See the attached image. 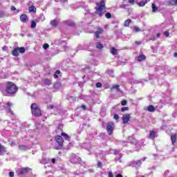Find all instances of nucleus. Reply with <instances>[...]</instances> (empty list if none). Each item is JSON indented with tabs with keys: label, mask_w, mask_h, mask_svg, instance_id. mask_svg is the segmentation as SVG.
Returning a JSON list of instances; mask_svg holds the SVG:
<instances>
[{
	"label": "nucleus",
	"mask_w": 177,
	"mask_h": 177,
	"mask_svg": "<svg viewBox=\"0 0 177 177\" xmlns=\"http://www.w3.org/2000/svg\"><path fill=\"white\" fill-rule=\"evenodd\" d=\"M18 88L15 83L12 82H7V86L6 88V93H8V95H15L16 92H17Z\"/></svg>",
	"instance_id": "f257e3e1"
},
{
	"label": "nucleus",
	"mask_w": 177,
	"mask_h": 177,
	"mask_svg": "<svg viewBox=\"0 0 177 177\" xmlns=\"http://www.w3.org/2000/svg\"><path fill=\"white\" fill-rule=\"evenodd\" d=\"M96 9V15H98L100 17H102L103 16V10L106 9V2H104V0L101 1L100 3H97V7H95Z\"/></svg>",
	"instance_id": "f03ea898"
},
{
	"label": "nucleus",
	"mask_w": 177,
	"mask_h": 177,
	"mask_svg": "<svg viewBox=\"0 0 177 177\" xmlns=\"http://www.w3.org/2000/svg\"><path fill=\"white\" fill-rule=\"evenodd\" d=\"M32 114L35 115V117H41L42 115V113L41 112V108L38 106V104L35 103H32L30 106Z\"/></svg>",
	"instance_id": "7ed1b4c3"
},
{
	"label": "nucleus",
	"mask_w": 177,
	"mask_h": 177,
	"mask_svg": "<svg viewBox=\"0 0 177 177\" xmlns=\"http://www.w3.org/2000/svg\"><path fill=\"white\" fill-rule=\"evenodd\" d=\"M56 146L55 147V150H60L63 149V138L60 136L55 137Z\"/></svg>",
	"instance_id": "20e7f679"
},
{
	"label": "nucleus",
	"mask_w": 177,
	"mask_h": 177,
	"mask_svg": "<svg viewBox=\"0 0 177 177\" xmlns=\"http://www.w3.org/2000/svg\"><path fill=\"white\" fill-rule=\"evenodd\" d=\"M28 172H31V169L29 167H22L18 170L17 175L18 176H21V175H26Z\"/></svg>",
	"instance_id": "39448f33"
},
{
	"label": "nucleus",
	"mask_w": 177,
	"mask_h": 177,
	"mask_svg": "<svg viewBox=\"0 0 177 177\" xmlns=\"http://www.w3.org/2000/svg\"><path fill=\"white\" fill-rule=\"evenodd\" d=\"M106 131L109 135H113V131H114V123L113 122L107 123Z\"/></svg>",
	"instance_id": "423d86ee"
},
{
	"label": "nucleus",
	"mask_w": 177,
	"mask_h": 177,
	"mask_svg": "<svg viewBox=\"0 0 177 177\" xmlns=\"http://www.w3.org/2000/svg\"><path fill=\"white\" fill-rule=\"evenodd\" d=\"M71 162H72V164H78V162H81V158L75 156V154H73Z\"/></svg>",
	"instance_id": "0eeeda50"
},
{
	"label": "nucleus",
	"mask_w": 177,
	"mask_h": 177,
	"mask_svg": "<svg viewBox=\"0 0 177 177\" xmlns=\"http://www.w3.org/2000/svg\"><path fill=\"white\" fill-rule=\"evenodd\" d=\"M131 120V115L127 113L122 116L123 124H128V122Z\"/></svg>",
	"instance_id": "6e6552de"
},
{
	"label": "nucleus",
	"mask_w": 177,
	"mask_h": 177,
	"mask_svg": "<svg viewBox=\"0 0 177 177\" xmlns=\"http://www.w3.org/2000/svg\"><path fill=\"white\" fill-rule=\"evenodd\" d=\"M12 106H13V104H12V102H7V111L8 113H10L11 115H13L15 113H13V111H12V109H10Z\"/></svg>",
	"instance_id": "1a4fd4ad"
},
{
	"label": "nucleus",
	"mask_w": 177,
	"mask_h": 177,
	"mask_svg": "<svg viewBox=\"0 0 177 177\" xmlns=\"http://www.w3.org/2000/svg\"><path fill=\"white\" fill-rule=\"evenodd\" d=\"M140 165H142V160L132 162V166L135 167L136 168H140Z\"/></svg>",
	"instance_id": "9d476101"
},
{
	"label": "nucleus",
	"mask_w": 177,
	"mask_h": 177,
	"mask_svg": "<svg viewBox=\"0 0 177 177\" xmlns=\"http://www.w3.org/2000/svg\"><path fill=\"white\" fill-rule=\"evenodd\" d=\"M7 151H8L6 150V147L0 144V156H5V153Z\"/></svg>",
	"instance_id": "9b49d317"
},
{
	"label": "nucleus",
	"mask_w": 177,
	"mask_h": 177,
	"mask_svg": "<svg viewBox=\"0 0 177 177\" xmlns=\"http://www.w3.org/2000/svg\"><path fill=\"white\" fill-rule=\"evenodd\" d=\"M137 60L139 63H140V62L146 60V55H145L143 53L140 54L137 57Z\"/></svg>",
	"instance_id": "f8f14e48"
},
{
	"label": "nucleus",
	"mask_w": 177,
	"mask_h": 177,
	"mask_svg": "<svg viewBox=\"0 0 177 177\" xmlns=\"http://www.w3.org/2000/svg\"><path fill=\"white\" fill-rule=\"evenodd\" d=\"M156 136H157V133L154 130L149 131V139L153 140Z\"/></svg>",
	"instance_id": "ddd939ff"
},
{
	"label": "nucleus",
	"mask_w": 177,
	"mask_h": 177,
	"mask_svg": "<svg viewBox=\"0 0 177 177\" xmlns=\"http://www.w3.org/2000/svg\"><path fill=\"white\" fill-rule=\"evenodd\" d=\"M104 30L102 28H98L97 31L95 32L96 38H100V34L103 32Z\"/></svg>",
	"instance_id": "4468645a"
},
{
	"label": "nucleus",
	"mask_w": 177,
	"mask_h": 177,
	"mask_svg": "<svg viewBox=\"0 0 177 177\" xmlns=\"http://www.w3.org/2000/svg\"><path fill=\"white\" fill-rule=\"evenodd\" d=\"M127 140L130 143H132V145H135L136 146L138 145V141L136 140V139L133 138V137H131V136L129 137Z\"/></svg>",
	"instance_id": "2eb2a0df"
},
{
	"label": "nucleus",
	"mask_w": 177,
	"mask_h": 177,
	"mask_svg": "<svg viewBox=\"0 0 177 177\" xmlns=\"http://www.w3.org/2000/svg\"><path fill=\"white\" fill-rule=\"evenodd\" d=\"M146 3H147V0H142L140 2H137V5L140 6V8H143Z\"/></svg>",
	"instance_id": "dca6fc26"
},
{
	"label": "nucleus",
	"mask_w": 177,
	"mask_h": 177,
	"mask_svg": "<svg viewBox=\"0 0 177 177\" xmlns=\"http://www.w3.org/2000/svg\"><path fill=\"white\" fill-rule=\"evenodd\" d=\"M147 111H149V113H154L156 111V108L153 105H149L147 108Z\"/></svg>",
	"instance_id": "f3484780"
},
{
	"label": "nucleus",
	"mask_w": 177,
	"mask_h": 177,
	"mask_svg": "<svg viewBox=\"0 0 177 177\" xmlns=\"http://www.w3.org/2000/svg\"><path fill=\"white\" fill-rule=\"evenodd\" d=\"M121 158H122V154L120 153L115 158V162H122V160H121Z\"/></svg>",
	"instance_id": "a211bd4d"
},
{
	"label": "nucleus",
	"mask_w": 177,
	"mask_h": 177,
	"mask_svg": "<svg viewBox=\"0 0 177 177\" xmlns=\"http://www.w3.org/2000/svg\"><path fill=\"white\" fill-rule=\"evenodd\" d=\"M87 146H88V147H86V150H88V151H90L89 154H93L95 153V151L93 150V148L91 147V144H88Z\"/></svg>",
	"instance_id": "6ab92c4d"
},
{
	"label": "nucleus",
	"mask_w": 177,
	"mask_h": 177,
	"mask_svg": "<svg viewBox=\"0 0 177 177\" xmlns=\"http://www.w3.org/2000/svg\"><path fill=\"white\" fill-rule=\"evenodd\" d=\"M131 28L134 31V32H140V31H142V30L136 26L131 27Z\"/></svg>",
	"instance_id": "aec40b11"
},
{
	"label": "nucleus",
	"mask_w": 177,
	"mask_h": 177,
	"mask_svg": "<svg viewBox=\"0 0 177 177\" xmlns=\"http://www.w3.org/2000/svg\"><path fill=\"white\" fill-rule=\"evenodd\" d=\"M115 89L116 92H120V85H113L111 88V92H113Z\"/></svg>",
	"instance_id": "412c9836"
},
{
	"label": "nucleus",
	"mask_w": 177,
	"mask_h": 177,
	"mask_svg": "<svg viewBox=\"0 0 177 177\" xmlns=\"http://www.w3.org/2000/svg\"><path fill=\"white\" fill-rule=\"evenodd\" d=\"M110 52L112 55H118V50H117L115 48L112 47L110 49Z\"/></svg>",
	"instance_id": "4be33fe9"
},
{
	"label": "nucleus",
	"mask_w": 177,
	"mask_h": 177,
	"mask_svg": "<svg viewBox=\"0 0 177 177\" xmlns=\"http://www.w3.org/2000/svg\"><path fill=\"white\" fill-rule=\"evenodd\" d=\"M50 26H52V27H57V24H58L57 20L56 19L52 20L50 22Z\"/></svg>",
	"instance_id": "5701e85b"
},
{
	"label": "nucleus",
	"mask_w": 177,
	"mask_h": 177,
	"mask_svg": "<svg viewBox=\"0 0 177 177\" xmlns=\"http://www.w3.org/2000/svg\"><path fill=\"white\" fill-rule=\"evenodd\" d=\"M20 20L23 23H26V21L27 20V15L24 14L21 15L20 17Z\"/></svg>",
	"instance_id": "b1692460"
},
{
	"label": "nucleus",
	"mask_w": 177,
	"mask_h": 177,
	"mask_svg": "<svg viewBox=\"0 0 177 177\" xmlns=\"http://www.w3.org/2000/svg\"><path fill=\"white\" fill-rule=\"evenodd\" d=\"M61 135L63 136V138H64L65 140H68V142L70 141V136L68 134L62 132Z\"/></svg>",
	"instance_id": "393cba45"
},
{
	"label": "nucleus",
	"mask_w": 177,
	"mask_h": 177,
	"mask_svg": "<svg viewBox=\"0 0 177 177\" xmlns=\"http://www.w3.org/2000/svg\"><path fill=\"white\" fill-rule=\"evenodd\" d=\"M12 55L16 56V57L19 56V48H15L13 49Z\"/></svg>",
	"instance_id": "a878e982"
},
{
	"label": "nucleus",
	"mask_w": 177,
	"mask_h": 177,
	"mask_svg": "<svg viewBox=\"0 0 177 177\" xmlns=\"http://www.w3.org/2000/svg\"><path fill=\"white\" fill-rule=\"evenodd\" d=\"M28 10L30 12L35 13L37 12V8H35V6H32L29 7Z\"/></svg>",
	"instance_id": "bb28decb"
},
{
	"label": "nucleus",
	"mask_w": 177,
	"mask_h": 177,
	"mask_svg": "<svg viewBox=\"0 0 177 177\" xmlns=\"http://www.w3.org/2000/svg\"><path fill=\"white\" fill-rule=\"evenodd\" d=\"M44 85H47V86L52 85V81L49 79H45L44 80Z\"/></svg>",
	"instance_id": "cd10ccee"
},
{
	"label": "nucleus",
	"mask_w": 177,
	"mask_h": 177,
	"mask_svg": "<svg viewBox=\"0 0 177 177\" xmlns=\"http://www.w3.org/2000/svg\"><path fill=\"white\" fill-rule=\"evenodd\" d=\"M55 89H60L62 88V84L60 82H56L54 84Z\"/></svg>",
	"instance_id": "c85d7f7f"
},
{
	"label": "nucleus",
	"mask_w": 177,
	"mask_h": 177,
	"mask_svg": "<svg viewBox=\"0 0 177 177\" xmlns=\"http://www.w3.org/2000/svg\"><path fill=\"white\" fill-rule=\"evenodd\" d=\"M132 22V20L131 19H127L124 23V27H129V24Z\"/></svg>",
	"instance_id": "c756f323"
},
{
	"label": "nucleus",
	"mask_w": 177,
	"mask_h": 177,
	"mask_svg": "<svg viewBox=\"0 0 177 177\" xmlns=\"http://www.w3.org/2000/svg\"><path fill=\"white\" fill-rule=\"evenodd\" d=\"M19 150H21V151H26V150H27V149H28V147H27V146H26V145H19Z\"/></svg>",
	"instance_id": "7c9ffc66"
},
{
	"label": "nucleus",
	"mask_w": 177,
	"mask_h": 177,
	"mask_svg": "<svg viewBox=\"0 0 177 177\" xmlns=\"http://www.w3.org/2000/svg\"><path fill=\"white\" fill-rule=\"evenodd\" d=\"M158 10V7L156 5V3H152V12L156 13Z\"/></svg>",
	"instance_id": "2f4dec72"
},
{
	"label": "nucleus",
	"mask_w": 177,
	"mask_h": 177,
	"mask_svg": "<svg viewBox=\"0 0 177 177\" xmlns=\"http://www.w3.org/2000/svg\"><path fill=\"white\" fill-rule=\"evenodd\" d=\"M171 143L174 145L176 142V134H174L171 136Z\"/></svg>",
	"instance_id": "473e14b6"
},
{
	"label": "nucleus",
	"mask_w": 177,
	"mask_h": 177,
	"mask_svg": "<svg viewBox=\"0 0 177 177\" xmlns=\"http://www.w3.org/2000/svg\"><path fill=\"white\" fill-rule=\"evenodd\" d=\"M96 48H97V49H103V44H102L100 42H97Z\"/></svg>",
	"instance_id": "72a5a7b5"
},
{
	"label": "nucleus",
	"mask_w": 177,
	"mask_h": 177,
	"mask_svg": "<svg viewBox=\"0 0 177 177\" xmlns=\"http://www.w3.org/2000/svg\"><path fill=\"white\" fill-rule=\"evenodd\" d=\"M19 53H24L26 52V48L24 47L18 48Z\"/></svg>",
	"instance_id": "f704fd0d"
},
{
	"label": "nucleus",
	"mask_w": 177,
	"mask_h": 177,
	"mask_svg": "<svg viewBox=\"0 0 177 177\" xmlns=\"http://www.w3.org/2000/svg\"><path fill=\"white\" fill-rule=\"evenodd\" d=\"M37 27V22L35 21H31V28H35Z\"/></svg>",
	"instance_id": "c9c22d12"
},
{
	"label": "nucleus",
	"mask_w": 177,
	"mask_h": 177,
	"mask_svg": "<svg viewBox=\"0 0 177 177\" xmlns=\"http://www.w3.org/2000/svg\"><path fill=\"white\" fill-rule=\"evenodd\" d=\"M66 24H67V26H71V27H73V26H74V22H73L71 21H67Z\"/></svg>",
	"instance_id": "e433bc0d"
},
{
	"label": "nucleus",
	"mask_w": 177,
	"mask_h": 177,
	"mask_svg": "<svg viewBox=\"0 0 177 177\" xmlns=\"http://www.w3.org/2000/svg\"><path fill=\"white\" fill-rule=\"evenodd\" d=\"M105 17H106V19H111V14L110 12H106V13L105 14Z\"/></svg>",
	"instance_id": "4c0bfd02"
},
{
	"label": "nucleus",
	"mask_w": 177,
	"mask_h": 177,
	"mask_svg": "<svg viewBox=\"0 0 177 177\" xmlns=\"http://www.w3.org/2000/svg\"><path fill=\"white\" fill-rule=\"evenodd\" d=\"M113 154H114L115 156H119V154H120V150H118V149H115V150H113Z\"/></svg>",
	"instance_id": "58836bf2"
},
{
	"label": "nucleus",
	"mask_w": 177,
	"mask_h": 177,
	"mask_svg": "<svg viewBox=\"0 0 177 177\" xmlns=\"http://www.w3.org/2000/svg\"><path fill=\"white\" fill-rule=\"evenodd\" d=\"M68 100H72V102H75V100H77V99L75 98V97L71 96V95L68 97Z\"/></svg>",
	"instance_id": "ea45409f"
},
{
	"label": "nucleus",
	"mask_w": 177,
	"mask_h": 177,
	"mask_svg": "<svg viewBox=\"0 0 177 177\" xmlns=\"http://www.w3.org/2000/svg\"><path fill=\"white\" fill-rule=\"evenodd\" d=\"M129 110V107H122L121 109V111H122V113H124V111H128Z\"/></svg>",
	"instance_id": "a19ab883"
},
{
	"label": "nucleus",
	"mask_w": 177,
	"mask_h": 177,
	"mask_svg": "<svg viewBox=\"0 0 177 177\" xmlns=\"http://www.w3.org/2000/svg\"><path fill=\"white\" fill-rule=\"evenodd\" d=\"M43 48H44V49H45V50H46V49H48V48H49V44H44V45H43Z\"/></svg>",
	"instance_id": "79ce46f5"
},
{
	"label": "nucleus",
	"mask_w": 177,
	"mask_h": 177,
	"mask_svg": "<svg viewBox=\"0 0 177 177\" xmlns=\"http://www.w3.org/2000/svg\"><path fill=\"white\" fill-rule=\"evenodd\" d=\"M120 8L121 9H126L127 8V4H122V5H120Z\"/></svg>",
	"instance_id": "37998d69"
},
{
	"label": "nucleus",
	"mask_w": 177,
	"mask_h": 177,
	"mask_svg": "<svg viewBox=\"0 0 177 177\" xmlns=\"http://www.w3.org/2000/svg\"><path fill=\"white\" fill-rule=\"evenodd\" d=\"M129 3H130V5H134L135 4V0H128Z\"/></svg>",
	"instance_id": "c03bdc74"
},
{
	"label": "nucleus",
	"mask_w": 177,
	"mask_h": 177,
	"mask_svg": "<svg viewBox=\"0 0 177 177\" xmlns=\"http://www.w3.org/2000/svg\"><path fill=\"white\" fill-rule=\"evenodd\" d=\"M171 3L172 5H177V0H171Z\"/></svg>",
	"instance_id": "a18cd8bd"
},
{
	"label": "nucleus",
	"mask_w": 177,
	"mask_h": 177,
	"mask_svg": "<svg viewBox=\"0 0 177 177\" xmlns=\"http://www.w3.org/2000/svg\"><path fill=\"white\" fill-rule=\"evenodd\" d=\"M122 106H127V100H123L121 102Z\"/></svg>",
	"instance_id": "49530a36"
},
{
	"label": "nucleus",
	"mask_w": 177,
	"mask_h": 177,
	"mask_svg": "<svg viewBox=\"0 0 177 177\" xmlns=\"http://www.w3.org/2000/svg\"><path fill=\"white\" fill-rule=\"evenodd\" d=\"M95 85L97 88H102V83L100 82L97 83Z\"/></svg>",
	"instance_id": "de8ad7c7"
},
{
	"label": "nucleus",
	"mask_w": 177,
	"mask_h": 177,
	"mask_svg": "<svg viewBox=\"0 0 177 177\" xmlns=\"http://www.w3.org/2000/svg\"><path fill=\"white\" fill-rule=\"evenodd\" d=\"M9 176H10V177H13V176H15V172H13V171H10V172H9Z\"/></svg>",
	"instance_id": "09e8293b"
},
{
	"label": "nucleus",
	"mask_w": 177,
	"mask_h": 177,
	"mask_svg": "<svg viewBox=\"0 0 177 177\" xmlns=\"http://www.w3.org/2000/svg\"><path fill=\"white\" fill-rule=\"evenodd\" d=\"M135 44H136V45H138V46L142 45V41H136Z\"/></svg>",
	"instance_id": "8fccbe9b"
},
{
	"label": "nucleus",
	"mask_w": 177,
	"mask_h": 177,
	"mask_svg": "<svg viewBox=\"0 0 177 177\" xmlns=\"http://www.w3.org/2000/svg\"><path fill=\"white\" fill-rule=\"evenodd\" d=\"M102 162H97V166L98 168H102Z\"/></svg>",
	"instance_id": "3c124183"
},
{
	"label": "nucleus",
	"mask_w": 177,
	"mask_h": 177,
	"mask_svg": "<svg viewBox=\"0 0 177 177\" xmlns=\"http://www.w3.org/2000/svg\"><path fill=\"white\" fill-rule=\"evenodd\" d=\"M108 176H109V177H114V176L113 175V172L109 171V174H108Z\"/></svg>",
	"instance_id": "603ef678"
},
{
	"label": "nucleus",
	"mask_w": 177,
	"mask_h": 177,
	"mask_svg": "<svg viewBox=\"0 0 177 177\" xmlns=\"http://www.w3.org/2000/svg\"><path fill=\"white\" fill-rule=\"evenodd\" d=\"M164 34H165V37H169V32L165 31V32H164Z\"/></svg>",
	"instance_id": "864d4df0"
},
{
	"label": "nucleus",
	"mask_w": 177,
	"mask_h": 177,
	"mask_svg": "<svg viewBox=\"0 0 177 177\" xmlns=\"http://www.w3.org/2000/svg\"><path fill=\"white\" fill-rule=\"evenodd\" d=\"M51 162H52L53 164H55V162H56V159H55V158H52V159H51Z\"/></svg>",
	"instance_id": "5fc2aeb1"
},
{
	"label": "nucleus",
	"mask_w": 177,
	"mask_h": 177,
	"mask_svg": "<svg viewBox=\"0 0 177 177\" xmlns=\"http://www.w3.org/2000/svg\"><path fill=\"white\" fill-rule=\"evenodd\" d=\"M113 118L115 119V120H118V118H120V117L118 116V115H115L114 116H113Z\"/></svg>",
	"instance_id": "6e6d98bb"
},
{
	"label": "nucleus",
	"mask_w": 177,
	"mask_h": 177,
	"mask_svg": "<svg viewBox=\"0 0 177 177\" xmlns=\"http://www.w3.org/2000/svg\"><path fill=\"white\" fill-rule=\"evenodd\" d=\"M2 50H8V46H4L2 48Z\"/></svg>",
	"instance_id": "4d7b16f0"
},
{
	"label": "nucleus",
	"mask_w": 177,
	"mask_h": 177,
	"mask_svg": "<svg viewBox=\"0 0 177 177\" xmlns=\"http://www.w3.org/2000/svg\"><path fill=\"white\" fill-rule=\"evenodd\" d=\"M48 109H55V106L53 105H49Z\"/></svg>",
	"instance_id": "13d9d810"
},
{
	"label": "nucleus",
	"mask_w": 177,
	"mask_h": 177,
	"mask_svg": "<svg viewBox=\"0 0 177 177\" xmlns=\"http://www.w3.org/2000/svg\"><path fill=\"white\" fill-rule=\"evenodd\" d=\"M11 10H16V7H15V6H12L11 7Z\"/></svg>",
	"instance_id": "bf43d9fd"
},
{
	"label": "nucleus",
	"mask_w": 177,
	"mask_h": 177,
	"mask_svg": "<svg viewBox=\"0 0 177 177\" xmlns=\"http://www.w3.org/2000/svg\"><path fill=\"white\" fill-rule=\"evenodd\" d=\"M82 109H83V110H85V109H86V106L85 105H82Z\"/></svg>",
	"instance_id": "052dcab7"
},
{
	"label": "nucleus",
	"mask_w": 177,
	"mask_h": 177,
	"mask_svg": "<svg viewBox=\"0 0 177 177\" xmlns=\"http://www.w3.org/2000/svg\"><path fill=\"white\" fill-rule=\"evenodd\" d=\"M115 177H124V176H122V175H121V174H118V175H116Z\"/></svg>",
	"instance_id": "680f3d73"
},
{
	"label": "nucleus",
	"mask_w": 177,
	"mask_h": 177,
	"mask_svg": "<svg viewBox=\"0 0 177 177\" xmlns=\"http://www.w3.org/2000/svg\"><path fill=\"white\" fill-rule=\"evenodd\" d=\"M55 74H60V71L59 70L56 71Z\"/></svg>",
	"instance_id": "e2e57ef3"
},
{
	"label": "nucleus",
	"mask_w": 177,
	"mask_h": 177,
	"mask_svg": "<svg viewBox=\"0 0 177 177\" xmlns=\"http://www.w3.org/2000/svg\"><path fill=\"white\" fill-rule=\"evenodd\" d=\"M54 78H58L57 74L56 73L54 74Z\"/></svg>",
	"instance_id": "0e129e2a"
},
{
	"label": "nucleus",
	"mask_w": 177,
	"mask_h": 177,
	"mask_svg": "<svg viewBox=\"0 0 177 177\" xmlns=\"http://www.w3.org/2000/svg\"><path fill=\"white\" fill-rule=\"evenodd\" d=\"M160 35H161L160 33H158V34H157V37H158V38H160Z\"/></svg>",
	"instance_id": "69168bd1"
},
{
	"label": "nucleus",
	"mask_w": 177,
	"mask_h": 177,
	"mask_svg": "<svg viewBox=\"0 0 177 177\" xmlns=\"http://www.w3.org/2000/svg\"><path fill=\"white\" fill-rule=\"evenodd\" d=\"M60 2H67V0H59Z\"/></svg>",
	"instance_id": "338daca9"
},
{
	"label": "nucleus",
	"mask_w": 177,
	"mask_h": 177,
	"mask_svg": "<svg viewBox=\"0 0 177 177\" xmlns=\"http://www.w3.org/2000/svg\"><path fill=\"white\" fill-rule=\"evenodd\" d=\"M174 57H177V53H174Z\"/></svg>",
	"instance_id": "774afa93"
}]
</instances>
